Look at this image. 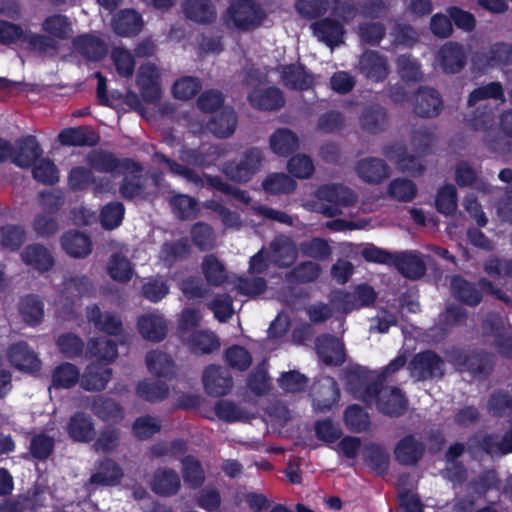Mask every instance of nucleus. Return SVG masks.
<instances>
[{
    "label": "nucleus",
    "mask_w": 512,
    "mask_h": 512,
    "mask_svg": "<svg viewBox=\"0 0 512 512\" xmlns=\"http://www.w3.org/2000/svg\"><path fill=\"white\" fill-rule=\"evenodd\" d=\"M246 85L253 90L248 93L250 104L261 110H274L285 103L282 92L278 88H261V80L258 74L249 73L246 77Z\"/></svg>",
    "instance_id": "nucleus-6"
},
{
    "label": "nucleus",
    "mask_w": 512,
    "mask_h": 512,
    "mask_svg": "<svg viewBox=\"0 0 512 512\" xmlns=\"http://www.w3.org/2000/svg\"><path fill=\"white\" fill-rule=\"evenodd\" d=\"M123 477V472L121 468L111 460H106L102 462L97 471L91 475L89 482L87 483V488H90L94 485H102V486H112L116 485L120 482Z\"/></svg>",
    "instance_id": "nucleus-29"
},
{
    "label": "nucleus",
    "mask_w": 512,
    "mask_h": 512,
    "mask_svg": "<svg viewBox=\"0 0 512 512\" xmlns=\"http://www.w3.org/2000/svg\"><path fill=\"white\" fill-rule=\"evenodd\" d=\"M111 375L112 371L109 367L99 364H92L85 370L80 383L82 388L85 390H102L110 381Z\"/></svg>",
    "instance_id": "nucleus-30"
},
{
    "label": "nucleus",
    "mask_w": 512,
    "mask_h": 512,
    "mask_svg": "<svg viewBox=\"0 0 512 512\" xmlns=\"http://www.w3.org/2000/svg\"><path fill=\"white\" fill-rule=\"evenodd\" d=\"M88 351L92 356L108 362H112L117 357L115 344L105 337L91 340Z\"/></svg>",
    "instance_id": "nucleus-56"
},
{
    "label": "nucleus",
    "mask_w": 512,
    "mask_h": 512,
    "mask_svg": "<svg viewBox=\"0 0 512 512\" xmlns=\"http://www.w3.org/2000/svg\"><path fill=\"white\" fill-rule=\"evenodd\" d=\"M42 150L33 136H27L16 142L14 150L11 149L10 157L12 162L21 167L28 168L41 156Z\"/></svg>",
    "instance_id": "nucleus-17"
},
{
    "label": "nucleus",
    "mask_w": 512,
    "mask_h": 512,
    "mask_svg": "<svg viewBox=\"0 0 512 512\" xmlns=\"http://www.w3.org/2000/svg\"><path fill=\"white\" fill-rule=\"evenodd\" d=\"M33 176L42 183L53 184L58 181L59 174L56 166L49 159H40L33 168Z\"/></svg>",
    "instance_id": "nucleus-64"
},
{
    "label": "nucleus",
    "mask_w": 512,
    "mask_h": 512,
    "mask_svg": "<svg viewBox=\"0 0 512 512\" xmlns=\"http://www.w3.org/2000/svg\"><path fill=\"white\" fill-rule=\"evenodd\" d=\"M146 366L157 378L171 379L176 375V365L171 356L161 350H152L146 354Z\"/></svg>",
    "instance_id": "nucleus-19"
},
{
    "label": "nucleus",
    "mask_w": 512,
    "mask_h": 512,
    "mask_svg": "<svg viewBox=\"0 0 512 512\" xmlns=\"http://www.w3.org/2000/svg\"><path fill=\"white\" fill-rule=\"evenodd\" d=\"M442 101L433 89H422L415 95V112L423 117H433L440 112Z\"/></svg>",
    "instance_id": "nucleus-35"
},
{
    "label": "nucleus",
    "mask_w": 512,
    "mask_h": 512,
    "mask_svg": "<svg viewBox=\"0 0 512 512\" xmlns=\"http://www.w3.org/2000/svg\"><path fill=\"white\" fill-rule=\"evenodd\" d=\"M63 249L72 257L84 258L91 253L90 239L78 232H67L61 238Z\"/></svg>",
    "instance_id": "nucleus-34"
},
{
    "label": "nucleus",
    "mask_w": 512,
    "mask_h": 512,
    "mask_svg": "<svg viewBox=\"0 0 512 512\" xmlns=\"http://www.w3.org/2000/svg\"><path fill=\"white\" fill-rule=\"evenodd\" d=\"M154 159L158 163L166 164L169 171L173 175L182 177L187 182L192 183L197 187H204L206 185H209L224 194H229V195L234 196L236 199H238L239 201H241L245 204H248L251 201L249 195L245 191L233 187L232 185L223 181V179H221L218 176H210V175H206V174L200 175L193 169H191L183 164H180L176 161H173V160L167 158L166 156H164L163 154L156 153L154 155Z\"/></svg>",
    "instance_id": "nucleus-1"
},
{
    "label": "nucleus",
    "mask_w": 512,
    "mask_h": 512,
    "mask_svg": "<svg viewBox=\"0 0 512 512\" xmlns=\"http://www.w3.org/2000/svg\"><path fill=\"white\" fill-rule=\"evenodd\" d=\"M137 394L139 397L149 402H159L168 398H173L177 405H186L174 388H171L162 382L144 380L138 384Z\"/></svg>",
    "instance_id": "nucleus-15"
},
{
    "label": "nucleus",
    "mask_w": 512,
    "mask_h": 512,
    "mask_svg": "<svg viewBox=\"0 0 512 512\" xmlns=\"http://www.w3.org/2000/svg\"><path fill=\"white\" fill-rule=\"evenodd\" d=\"M181 338L194 353L198 354H208L220 347L217 337L207 331H198L190 336L182 334Z\"/></svg>",
    "instance_id": "nucleus-36"
},
{
    "label": "nucleus",
    "mask_w": 512,
    "mask_h": 512,
    "mask_svg": "<svg viewBox=\"0 0 512 512\" xmlns=\"http://www.w3.org/2000/svg\"><path fill=\"white\" fill-rule=\"evenodd\" d=\"M283 84L295 90L309 89L313 85V78L304 70L302 66L290 65L282 70Z\"/></svg>",
    "instance_id": "nucleus-41"
},
{
    "label": "nucleus",
    "mask_w": 512,
    "mask_h": 512,
    "mask_svg": "<svg viewBox=\"0 0 512 512\" xmlns=\"http://www.w3.org/2000/svg\"><path fill=\"white\" fill-rule=\"evenodd\" d=\"M483 448L490 455H504L512 452V430L500 441L498 437L488 436L483 440Z\"/></svg>",
    "instance_id": "nucleus-62"
},
{
    "label": "nucleus",
    "mask_w": 512,
    "mask_h": 512,
    "mask_svg": "<svg viewBox=\"0 0 512 512\" xmlns=\"http://www.w3.org/2000/svg\"><path fill=\"white\" fill-rule=\"evenodd\" d=\"M158 80L159 71L155 65L147 63L139 68L138 84L142 89L143 97L149 102L160 98L161 89Z\"/></svg>",
    "instance_id": "nucleus-22"
},
{
    "label": "nucleus",
    "mask_w": 512,
    "mask_h": 512,
    "mask_svg": "<svg viewBox=\"0 0 512 512\" xmlns=\"http://www.w3.org/2000/svg\"><path fill=\"white\" fill-rule=\"evenodd\" d=\"M265 17V12L255 1L233 0L224 15V22L228 27L249 31L259 27Z\"/></svg>",
    "instance_id": "nucleus-3"
},
{
    "label": "nucleus",
    "mask_w": 512,
    "mask_h": 512,
    "mask_svg": "<svg viewBox=\"0 0 512 512\" xmlns=\"http://www.w3.org/2000/svg\"><path fill=\"white\" fill-rule=\"evenodd\" d=\"M296 182L285 173H272L262 182L263 189L270 194H288L296 189Z\"/></svg>",
    "instance_id": "nucleus-46"
},
{
    "label": "nucleus",
    "mask_w": 512,
    "mask_h": 512,
    "mask_svg": "<svg viewBox=\"0 0 512 512\" xmlns=\"http://www.w3.org/2000/svg\"><path fill=\"white\" fill-rule=\"evenodd\" d=\"M321 266L312 261H306L295 267L289 274L293 281L311 282L316 280L321 274Z\"/></svg>",
    "instance_id": "nucleus-60"
},
{
    "label": "nucleus",
    "mask_w": 512,
    "mask_h": 512,
    "mask_svg": "<svg viewBox=\"0 0 512 512\" xmlns=\"http://www.w3.org/2000/svg\"><path fill=\"white\" fill-rule=\"evenodd\" d=\"M317 353L319 358L328 365H340L344 362L345 353L343 343L332 336L317 338Z\"/></svg>",
    "instance_id": "nucleus-21"
},
{
    "label": "nucleus",
    "mask_w": 512,
    "mask_h": 512,
    "mask_svg": "<svg viewBox=\"0 0 512 512\" xmlns=\"http://www.w3.org/2000/svg\"><path fill=\"white\" fill-rule=\"evenodd\" d=\"M267 250L269 261L280 267L292 265L298 257L296 244L286 236L276 237Z\"/></svg>",
    "instance_id": "nucleus-14"
},
{
    "label": "nucleus",
    "mask_w": 512,
    "mask_h": 512,
    "mask_svg": "<svg viewBox=\"0 0 512 512\" xmlns=\"http://www.w3.org/2000/svg\"><path fill=\"white\" fill-rule=\"evenodd\" d=\"M224 155V149L219 146L203 144L198 150L184 148L180 151V160L196 167H209Z\"/></svg>",
    "instance_id": "nucleus-12"
},
{
    "label": "nucleus",
    "mask_w": 512,
    "mask_h": 512,
    "mask_svg": "<svg viewBox=\"0 0 512 512\" xmlns=\"http://www.w3.org/2000/svg\"><path fill=\"white\" fill-rule=\"evenodd\" d=\"M174 213L181 219H191L197 216L198 204L192 197L179 194L170 199Z\"/></svg>",
    "instance_id": "nucleus-50"
},
{
    "label": "nucleus",
    "mask_w": 512,
    "mask_h": 512,
    "mask_svg": "<svg viewBox=\"0 0 512 512\" xmlns=\"http://www.w3.org/2000/svg\"><path fill=\"white\" fill-rule=\"evenodd\" d=\"M20 314L29 325H37L44 318V306L41 300L34 296L25 297L20 304Z\"/></svg>",
    "instance_id": "nucleus-48"
},
{
    "label": "nucleus",
    "mask_w": 512,
    "mask_h": 512,
    "mask_svg": "<svg viewBox=\"0 0 512 512\" xmlns=\"http://www.w3.org/2000/svg\"><path fill=\"white\" fill-rule=\"evenodd\" d=\"M435 205L445 215L453 214L457 209V191L454 185L448 184L438 190Z\"/></svg>",
    "instance_id": "nucleus-49"
},
{
    "label": "nucleus",
    "mask_w": 512,
    "mask_h": 512,
    "mask_svg": "<svg viewBox=\"0 0 512 512\" xmlns=\"http://www.w3.org/2000/svg\"><path fill=\"white\" fill-rule=\"evenodd\" d=\"M67 433L76 442L91 441L95 436L92 419L84 413L74 414L68 422Z\"/></svg>",
    "instance_id": "nucleus-25"
},
{
    "label": "nucleus",
    "mask_w": 512,
    "mask_h": 512,
    "mask_svg": "<svg viewBox=\"0 0 512 512\" xmlns=\"http://www.w3.org/2000/svg\"><path fill=\"white\" fill-rule=\"evenodd\" d=\"M486 99H495L504 102V91L499 82H491L473 90L468 98V105L474 106L477 102Z\"/></svg>",
    "instance_id": "nucleus-51"
},
{
    "label": "nucleus",
    "mask_w": 512,
    "mask_h": 512,
    "mask_svg": "<svg viewBox=\"0 0 512 512\" xmlns=\"http://www.w3.org/2000/svg\"><path fill=\"white\" fill-rule=\"evenodd\" d=\"M263 160V153L259 149H248L238 160L225 162L222 172L234 182L245 183L261 169Z\"/></svg>",
    "instance_id": "nucleus-5"
},
{
    "label": "nucleus",
    "mask_w": 512,
    "mask_h": 512,
    "mask_svg": "<svg viewBox=\"0 0 512 512\" xmlns=\"http://www.w3.org/2000/svg\"><path fill=\"white\" fill-rule=\"evenodd\" d=\"M9 359L16 368L26 372L37 371L41 364L35 352L23 342L14 344L10 347Z\"/></svg>",
    "instance_id": "nucleus-24"
},
{
    "label": "nucleus",
    "mask_w": 512,
    "mask_h": 512,
    "mask_svg": "<svg viewBox=\"0 0 512 512\" xmlns=\"http://www.w3.org/2000/svg\"><path fill=\"white\" fill-rule=\"evenodd\" d=\"M59 141L71 146L92 145L95 143V134L86 127L68 128L59 134Z\"/></svg>",
    "instance_id": "nucleus-47"
},
{
    "label": "nucleus",
    "mask_w": 512,
    "mask_h": 512,
    "mask_svg": "<svg viewBox=\"0 0 512 512\" xmlns=\"http://www.w3.org/2000/svg\"><path fill=\"white\" fill-rule=\"evenodd\" d=\"M182 473L186 484L191 487H197L204 481V473L200 463L191 456H187L182 461Z\"/></svg>",
    "instance_id": "nucleus-57"
},
{
    "label": "nucleus",
    "mask_w": 512,
    "mask_h": 512,
    "mask_svg": "<svg viewBox=\"0 0 512 512\" xmlns=\"http://www.w3.org/2000/svg\"><path fill=\"white\" fill-rule=\"evenodd\" d=\"M438 61L446 73H458L465 66L466 54L461 45L448 42L440 48Z\"/></svg>",
    "instance_id": "nucleus-18"
},
{
    "label": "nucleus",
    "mask_w": 512,
    "mask_h": 512,
    "mask_svg": "<svg viewBox=\"0 0 512 512\" xmlns=\"http://www.w3.org/2000/svg\"><path fill=\"white\" fill-rule=\"evenodd\" d=\"M307 382V378L297 371L282 373L278 378L279 386L288 393H297L302 391L306 387Z\"/></svg>",
    "instance_id": "nucleus-63"
},
{
    "label": "nucleus",
    "mask_w": 512,
    "mask_h": 512,
    "mask_svg": "<svg viewBox=\"0 0 512 512\" xmlns=\"http://www.w3.org/2000/svg\"><path fill=\"white\" fill-rule=\"evenodd\" d=\"M203 384L206 392L212 396L226 395L232 388L229 372L220 366H208L203 372Z\"/></svg>",
    "instance_id": "nucleus-13"
},
{
    "label": "nucleus",
    "mask_w": 512,
    "mask_h": 512,
    "mask_svg": "<svg viewBox=\"0 0 512 512\" xmlns=\"http://www.w3.org/2000/svg\"><path fill=\"white\" fill-rule=\"evenodd\" d=\"M300 250L304 256L318 260L328 258L332 253L328 242L321 238H314L301 243Z\"/></svg>",
    "instance_id": "nucleus-54"
},
{
    "label": "nucleus",
    "mask_w": 512,
    "mask_h": 512,
    "mask_svg": "<svg viewBox=\"0 0 512 512\" xmlns=\"http://www.w3.org/2000/svg\"><path fill=\"white\" fill-rule=\"evenodd\" d=\"M423 452V444L409 435L397 444L395 457L402 464H414L422 457Z\"/></svg>",
    "instance_id": "nucleus-38"
},
{
    "label": "nucleus",
    "mask_w": 512,
    "mask_h": 512,
    "mask_svg": "<svg viewBox=\"0 0 512 512\" xmlns=\"http://www.w3.org/2000/svg\"><path fill=\"white\" fill-rule=\"evenodd\" d=\"M388 192L394 199L406 202L416 196L417 188L411 180L398 178L389 184Z\"/></svg>",
    "instance_id": "nucleus-52"
},
{
    "label": "nucleus",
    "mask_w": 512,
    "mask_h": 512,
    "mask_svg": "<svg viewBox=\"0 0 512 512\" xmlns=\"http://www.w3.org/2000/svg\"><path fill=\"white\" fill-rule=\"evenodd\" d=\"M339 388L333 378L325 377L313 385V405L317 411L326 412L338 402Z\"/></svg>",
    "instance_id": "nucleus-11"
},
{
    "label": "nucleus",
    "mask_w": 512,
    "mask_h": 512,
    "mask_svg": "<svg viewBox=\"0 0 512 512\" xmlns=\"http://www.w3.org/2000/svg\"><path fill=\"white\" fill-rule=\"evenodd\" d=\"M137 326L143 338L153 342L162 341L167 334V324L163 317L156 313H147L138 318Z\"/></svg>",
    "instance_id": "nucleus-20"
},
{
    "label": "nucleus",
    "mask_w": 512,
    "mask_h": 512,
    "mask_svg": "<svg viewBox=\"0 0 512 512\" xmlns=\"http://www.w3.org/2000/svg\"><path fill=\"white\" fill-rule=\"evenodd\" d=\"M192 239L201 250L213 248L215 237L213 229L206 223H196L191 231Z\"/></svg>",
    "instance_id": "nucleus-61"
},
{
    "label": "nucleus",
    "mask_w": 512,
    "mask_h": 512,
    "mask_svg": "<svg viewBox=\"0 0 512 512\" xmlns=\"http://www.w3.org/2000/svg\"><path fill=\"white\" fill-rule=\"evenodd\" d=\"M79 370L71 363H64L57 367L53 374V385L69 388L79 380Z\"/></svg>",
    "instance_id": "nucleus-55"
},
{
    "label": "nucleus",
    "mask_w": 512,
    "mask_h": 512,
    "mask_svg": "<svg viewBox=\"0 0 512 512\" xmlns=\"http://www.w3.org/2000/svg\"><path fill=\"white\" fill-rule=\"evenodd\" d=\"M359 66L361 72L374 81L383 80L388 74L386 60L372 51L362 55Z\"/></svg>",
    "instance_id": "nucleus-33"
},
{
    "label": "nucleus",
    "mask_w": 512,
    "mask_h": 512,
    "mask_svg": "<svg viewBox=\"0 0 512 512\" xmlns=\"http://www.w3.org/2000/svg\"><path fill=\"white\" fill-rule=\"evenodd\" d=\"M237 117L231 108H224L209 123L208 129L217 137L225 138L235 131Z\"/></svg>",
    "instance_id": "nucleus-40"
},
{
    "label": "nucleus",
    "mask_w": 512,
    "mask_h": 512,
    "mask_svg": "<svg viewBox=\"0 0 512 512\" xmlns=\"http://www.w3.org/2000/svg\"><path fill=\"white\" fill-rule=\"evenodd\" d=\"M22 261L33 269L45 272L54 265V259L48 249L40 244H31L20 254Z\"/></svg>",
    "instance_id": "nucleus-23"
},
{
    "label": "nucleus",
    "mask_w": 512,
    "mask_h": 512,
    "mask_svg": "<svg viewBox=\"0 0 512 512\" xmlns=\"http://www.w3.org/2000/svg\"><path fill=\"white\" fill-rule=\"evenodd\" d=\"M74 48L91 60H98L106 53L104 43L92 35H83L74 39Z\"/></svg>",
    "instance_id": "nucleus-44"
},
{
    "label": "nucleus",
    "mask_w": 512,
    "mask_h": 512,
    "mask_svg": "<svg viewBox=\"0 0 512 512\" xmlns=\"http://www.w3.org/2000/svg\"><path fill=\"white\" fill-rule=\"evenodd\" d=\"M270 146L274 153L286 156L298 148L299 139L297 135L289 129H278L270 137Z\"/></svg>",
    "instance_id": "nucleus-42"
},
{
    "label": "nucleus",
    "mask_w": 512,
    "mask_h": 512,
    "mask_svg": "<svg viewBox=\"0 0 512 512\" xmlns=\"http://www.w3.org/2000/svg\"><path fill=\"white\" fill-rule=\"evenodd\" d=\"M143 26L141 16L131 9L120 11L113 19V30L121 36H132L138 34Z\"/></svg>",
    "instance_id": "nucleus-27"
},
{
    "label": "nucleus",
    "mask_w": 512,
    "mask_h": 512,
    "mask_svg": "<svg viewBox=\"0 0 512 512\" xmlns=\"http://www.w3.org/2000/svg\"><path fill=\"white\" fill-rule=\"evenodd\" d=\"M393 262L399 271L408 278L416 279L425 273V264L420 255L414 252H405L394 256Z\"/></svg>",
    "instance_id": "nucleus-39"
},
{
    "label": "nucleus",
    "mask_w": 512,
    "mask_h": 512,
    "mask_svg": "<svg viewBox=\"0 0 512 512\" xmlns=\"http://www.w3.org/2000/svg\"><path fill=\"white\" fill-rule=\"evenodd\" d=\"M187 18L198 23H211L216 18V10L210 0H185L182 4Z\"/></svg>",
    "instance_id": "nucleus-26"
},
{
    "label": "nucleus",
    "mask_w": 512,
    "mask_h": 512,
    "mask_svg": "<svg viewBox=\"0 0 512 512\" xmlns=\"http://www.w3.org/2000/svg\"><path fill=\"white\" fill-rule=\"evenodd\" d=\"M287 169L293 176L306 179L313 174L314 165L307 155L297 154L288 161Z\"/></svg>",
    "instance_id": "nucleus-59"
},
{
    "label": "nucleus",
    "mask_w": 512,
    "mask_h": 512,
    "mask_svg": "<svg viewBox=\"0 0 512 512\" xmlns=\"http://www.w3.org/2000/svg\"><path fill=\"white\" fill-rule=\"evenodd\" d=\"M347 427L354 432H362L370 425L369 416L359 406H349L344 414Z\"/></svg>",
    "instance_id": "nucleus-53"
},
{
    "label": "nucleus",
    "mask_w": 512,
    "mask_h": 512,
    "mask_svg": "<svg viewBox=\"0 0 512 512\" xmlns=\"http://www.w3.org/2000/svg\"><path fill=\"white\" fill-rule=\"evenodd\" d=\"M355 394L356 397L368 404L376 399V405L379 411L386 415L398 416L406 410V399L397 388L382 387L378 389L377 386H373L363 392L356 391Z\"/></svg>",
    "instance_id": "nucleus-4"
},
{
    "label": "nucleus",
    "mask_w": 512,
    "mask_h": 512,
    "mask_svg": "<svg viewBox=\"0 0 512 512\" xmlns=\"http://www.w3.org/2000/svg\"><path fill=\"white\" fill-rule=\"evenodd\" d=\"M107 271L110 277L121 283L128 282L133 275V267L126 256L121 253H114L107 264Z\"/></svg>",
    "instance_id": "nucleus-45"
},
{
    "label": "nucleus",
    "mask_w": 512,
    "mask_h": 512,
    "mask_svg": "<svg viewBox=\"0 0 512 512\" xmlns=\"http://www.w3.org/2000/svg\"><path fill=\"white\" fill-rule=\"evenodd\" d=\"M411 376L417 380L441 377L443 361L433 352L426 351L417 354L409 365Z\"/></svg>",
    "instance_id": "nucleus-8"
},
{
    "label": "nucleus",
    "mask_w": 512,
    "mask_h": 512,
    "mask_svg": "<svg viewBox=\"0 0 512 512\" xmlns=\"http://www.w3.org/2000/svg\"><path fill=\"white\" fill-rule=\"evenodd\" d=\"M152 490L160 495L169 496L178 492L180 488V478L178 474L171 469H158L151 481Z\"/></svg>",
    "instance_id": "nucleus-32"
},
{
    "label": "nucleus",
    "mask_w": 512,
    "mask_h": 512,
    "mask_svg": "<svg viewBox=\"0 0 512 512\" xmlns=\"http://www.w3.org/2000/svg\"><path fill=\"white\" fill-rule=\"evenodd\" d=\"M202 272L206 281L213 286L223 285L228 279L224 264L212 254L204 257Z\"/></svg>",
    "instance_id": "nucleus-43"
},
{
    "label": "nucleus",
    "mask_w": 512,
    "mask_h": 512,
    "mask_svg": "<svg viewBox=\"0 0 512 512\" xmlns=\"http://www.w3.org/2000/svg\"><path fill=\"white\" fill-rule=\"evenodd\" d=\"M376 293L368 285H360L351 294L339 292L334 296L331 303L333 308L343 313H348L354 309L368 306L374 302Z\"/></svg>",
    "instance_id": "nucleus-7"
},
{
    "label": "nucleus",
    "mask_w": 512,
    "mask_h": 512,
    "mask_svg": "<svg viewBox=\"0 0 512 512\" xmlns=\"http://www.w3.org/2000/svg\"><path fill=\"white\" fill-rule=\"evenodd\" d=\"M87 318L96 328L112 335H118L122 331L121 320L112 313H101L97 306L87 309Z\"/></svg>",
    "instance_id": "nucleus-37"
},
{
    "label": "nucleus",
    "mask_w": 512,
    "mask_h": 512,
    "mask_svg": "<svg viewBox=\"0 0 512 512\" xmlns=\"http://www.w3.org/2000/svg\"><path fill=\"white\" fill-rule=\"evenodd\" d=\"M451 287L456 297L469 305H476L481 300L479 293L460 277L452 279Z\"/></svg>",
    "instance_id": "nucleus-58"
},
{
    "label": "nucleus",
    "mask_w": 512,
    "mask_h": 512,
    "mask_svg": "<svg viewBox=\"0 0 512 512\" xmlns=\"http://www.w3.org/2000/svg\"><path fill=\"white\" fill-rule=\"evenodd\" d=\"M42 31L57 40H66L72 37L74 31L70 19L62 14L50 15L42 22Z\"/></svg>",
    "instance_id": "nucleus-28"
},
{
    "label": "nucleus",
    "mask_w": 512,
    "mask_h": 512,
    "mask_svg": "<svg viewBox=\"0 0 512 512\" xmlns=\"http://www.w3.org/2000/svg\"><path fill=\"white\" fill-rule=\"evenodd\" d=\"M356 196L352 190L342 185L320 187L311 199L303 200V206L311 211L333 217L341 213V207L352 205Z\"/></svg>",
    "instance_id": "nucleus-2"
},
{
    "label": "nucleus",
    "mask_w": 512,
    "mask_h": 512,
    "mask_svg": "<svg viewBox=\"0 0 512 512\" xmlns=\"http://www.w3.org/2000/svg\"><path fill=\"white\" fill-rule=\"evenodd\" d=\"M357 176L368 184H380L389 178L390 167L384 160L376 157H366L359 160L355 166Z\"/></svg>",
    "instance_id": "nucleus-10"
},
{
    "label": "nucleus",
    "mask_w": 512,
    "mask_h": 512,
    "mask_svg": "<svg viewBox=\"0 0 512 512\" xmlns=\"http://www.w3.org/2000/svg\"><path fill=\"white\" fill-rule=\"evenodd\" d=\"M384 154L387 159L397 165L402 172L418 176L424 171L425 167L421 158L410 155L401 145L386 147Z\"/></svg>",
    "instance_id": "nucleus-16"
},
{
    "label": "nucleus",
    "mask_w": 512,
    "mask_h": 512,
    "mask_svg": "<svg viewBox=\"0 0 512 512\" xmlns=\"http://www.w3.org/2000/svg\"><path fill=\"white\" fill-rule=\"evenodd\" d=\"M510 62H512V46L504 43L495 44L485 52L476 53L472 59V65L478 71H486Z\"/></svg>",
    "instance_id": "nucleus-9"
},
{
    "label": "nucleus",
    "mask_w": 512,
    "mask_h": 512,
    "mask_svg": "<svg viewBox=\"0 0 512 512\" xmlns=\"http://www.w3.org/2000/svg\"><path fill=\"white\" fill-rule=\"evenodd\" d=\"M314 35L328 46L333 47L342 42L344 34L341 24L333 19L326 18L312 24Z\"/></svg>",
    "instance_id": "nucleus-31"
}]
</instances>
